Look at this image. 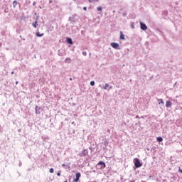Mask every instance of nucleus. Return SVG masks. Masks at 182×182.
I'll return each instance as SVG.
<instances>
[{"instance_id":"nucleus-1","label":"nucleus","mask_w":182,"mask_h":182,"mask_svg":"<svg viewBox=\"0 0 182 182\" xmlns=\"http://www.w3.org/2000/svg\"><path fill=\"white\" fill-rule=\"evenodd\" d=\"M134 166L136 168H139L141 166V163H140V160L139 159H135Z\"/></svg>"},{"instance_id":"nucleus-2","label":"nucleus","mask_w":182,"mask_h":182,"mask_svg":"<svg viewBox=\"0 0 182 182\" xmlns=\"http://www.w3.org/2000/svg\"><path fill=\"white\" fill-rule=\"evenodd\" d=\"M80 177H82L80 173H77L75 174V178L73 179V182H79V178H80Z\"/></svg>"},{"instance_id":"nucleus-3","label":"nucleus","mask_w":182,"mask_h":182,"mask_svg":"<svg viewBox=\"0 0 182 182\" xmlns=\"http://www.w3.org/2000/svg\"><path fill=\"white\" fill-rule=\"evenodd\" d=\"M97 166H100L99 168H106V164L103 162L102 161H100L98 164Z\"/></svg>"},{"instance_id":"nucleus-4","label":"nucleus","mask_w":182,"mask_h":182,"mask_svg":"<svg viewBox=\"0 0 182 182\" xmlns=\"http://www.w3.org/2000/svg\"><path fill=\"white\" fill-rule=\"evenodd\" d=\"M89 154V151L87 149H84L81 153V157L87 156Z\"/></svg>"},{"instance_id":"nucleus-5","label":"nucleus","mask_w":182,"mask_h":182,"mask_svg":"<svg viewBox=\"0 0 182 182\" xmlns=\"http://www.w3.org/2000/svg\"><path fill=\"white\" fill-rule=\"evenodd\" d=\"M140 26L142 31H147V26H146L144 23L140 22Z\"/></svg>"},{"instance_id":"nucleus-6","label":"nucleus","mask_w":182,"mask_h":182,"mask_svg":"<svg viewBox=\"0 0 182 182\" xmlns=\"http://www.w3.org/2000/svg\"><path fill=\"white\" fill-rule=\"evenodd\" d=\"M112 48H114V49H119V43H111Z\"/></svg>"},{"instance_id":"nucleus-7","label":"nucleus","mask_w":182,"mask_h":182,"mask_svg":"<svg viewBox=\"0 0 182 182\" xmlns=\"http://www.w3.org/2000/svg\"><path fill=\"white\" fill-rule=\"evenodd\" d=\"M171 105H173V103H171V101H166V107H171Z\"/></svg>"},{"instance_id":"nucleus-8","label":"nucleus","mask_w":182,"mask_h":182,"mask_svg":"<svg viewBox=\"0 0 182 182\" xmlns=\"http://www.w3.org/2000/svg\"><path fill=\"white\" fill-rule=\"evenodd\" d=\"M38 110H41V108L38 106L36 107V114H39V113H41V111H38Z\"/></svg>"},{"instance_id":"nucleus-9","label":"nucleus","mask_w":182,"mask_h":182,"mask_svg":"<svg viewBox=\"0 0 182 182\" xmlns=\"http://www.w3.org/2000/svg\"><path fill=\"white\" fill-rule=\"evenodd\" d=\"M68 43H70V45H73V41H72V38H67Z\"/></svg>"},{"instance_id":"nucleus-10","label":"nucleus","mask_w":182,"mask_h":182,"mask_svg":"<svg viewBox=\"0 0 182 182\" xmlns=\"http://www.w3.org/2000/svg\"><path fill=\"white\" fill-rule=\"evenodd\" d=\"M65 63H70L72 62V60L70 58H67L65 60Z\"/></svg>"},{"instance_id":"nucleus-11","label":"nucleus","mask_w":182,"mask_h":182,"mask_svg":"<svg viewBox=\"0 0 182 182\" xmlns=\"http://www.w3.org/2000/svg\"><path fill=\"white\" fill-rule=\"evenodd\" d=\"M120 39L124 41V34H123L122 31H120Z\"/></svg>"},{"instance_id":"nucleus-12","label":"nucleus","mask_w":182,"mask_h":182,"mask_svg":"<svg viewBox=\"0 0 182 182\" xmlns=\"http://www.w3.org/2000/svg\"><path fill=\"white\" fill-rule=\"evenodd\" d=\"M36 36H38V38H42V36H43V33L40 34L39 32H37L36 33Z\"/></svg>"},{"instance_id":"nucleus-13","label":"nucleus","mask_w":182,"mask_h":182,"mask_svg":"<svg viewBox=\"0 0 182 182\" xmlns=\"http://www.w3.org/2000/svg\"><path fill=\"white\" fill-rule=\"evenodd\" d=\"M88 1L90 3V4H93L95 2H99V0H88Z\"/></svg>"},{"instance_id":"nucleus-14","label":"nucleus","mask_w":182,"mask_h":182,"mask_svg":"<svg viewBox=\"0 0 182 182\" xmlns=\"http://www.w3.org/2000/svg\"><path fill=\"white\" fill-rule=\"evenodd\" d=\"M16 5H18V1H14L13 2V6H14V8H16Z\"/></svg>"},{"instance_id":"nucleus-15","label":"nucleus","mask_w":182,"mask_h":182,"mask_svg":"<svg viewBox=\"0 0 182 182\" xmlns=\"http://www.w3.org/2000/svg\"><path fill=\"white\" fill-rule=\"evenodd\" d=\"M33 28H37V26H38V21H35L34 23H33Z\"/></svg>"},{"instance_id":"nucleus-16","label":"nucleus","mask_w":182,"mask_h":182,"mask_svg":"<svg viewBox=\"0 0 182 182\" xmlns=\"http://www.w3.org/2000/svg\"><path fill=\"white\" fill-rule=\"evenodd\" d=\"M107 87H109V84H105V86L103 87V89L105 90H107Z\"/></svg>"},{"instance_id":"nucleus-17","label":"nucleus","mask_w":182,"mask_h":182,"mask_svg":"<svg viewBox=\"0 0 182 182\" xmlns=\"http://www.w3.org/2000/svg\"><path fill=\"white\" fill-rule=\"evenodd\" d=\"M157 141H163V138L161 136H159L156 138Z\"/></svg>"},{"instance_id":"nucleus-18","label":"nucleus","mask_w":182,"mask_h":182,"mask_svg":"<svg viewBox=\"0 0 182 182\" xmlns=\"http://www.w3.org/2000/svg\"><path fill=\"white\" fill-rule=\"evenodd\" d=\"M160 101L159 105H164V101H163V99H159Z\"/></svg>"},{"instance_id":"nucleus-19","label":"nucleus","mask_w":182,"mask_h":182,"mask_svg":"<svg viewBox=\"0 0 182 182\" xmlns=\"http://www.w3.org/2000/svg\"><path fill=\"white\" fill-rule=\"evenodd\" d=\"M102 9H103V8L102 6L97 7V11H99L100 12H102Z\"/></svg>"},{"instance_id":"nucleus-20","label":"nucleus","mask_w":182,"mask_h":182,"mask_svg":"<svg viewBox=\"0 0 182 182\" xmlns=\"http://www.w3.org/2000/svg\"><path fill=\"white\" fill-rule=\"evenodd\" d=\"M90 85L91 86H95V81H91L90 82Z\"/></svg>"},{"instance_id":"nucleus-21","label":"nucleus","mask_w":182,"mask_h":182,"mask_svg":"<svg viewBox=\"0 0 182 182\" xmlns=\"http://www.w3.org/2000/svg\"><path fill=\"white\" fill-rule=\"evenodd\" d=\"M55 170L53 169V168H51L50 169V173H54Z\"/></svg>"},{"instance_id":"nucleus-22","label":"nucleus","mask_w":182,"mask_h":182,"mask_svg":"<svg viewBox=\"0 0 182 182\" xmlns=\"http://www.w3.org/2000/svg\"><path fill=\"white\" fill-rule=\"evenodd\" d=\"M84 11H87V7H83Z\"/></svg>"},{"instance_id":"nucleus-23","label":"nucleus","mask_w":182,"mask_h":182,"mask_svg":"<svg viewBox=\"0 0 182 182\" xmlns=\"http://www.w3.org/2000/svg\"><path fill=\"white\" fill-rule=\"evenodd\" d=\"M82 55H84V56H86V52H83Z\"/></svg>"},{"instance_id":"nucleus-24","label":"nucleus","mask_w":182,"mask_h":182,"mask_svg":"<svg viewBox=\"0 0 182 182\" xmlns=\"http://www.w3.org/2000/svg\"><path fill=\"white\" fill-rule=\"evenodd\" d=\"M57 176H60V173H59V172L57 173Z\"/></svg>"},{"instance_id":"nucleus-25","label":"nucleus","mask_w":182,"mask_h":182,"mask_svg":"<svg viewBox=\"0 0 182 182\" xmlns=\"http://www.w3.org/2000/svg\"><path fill=\"white\" fill-rule=\"evenodd\" d=\"M112 87H113L112 86H110V87H109V89H112Z\"/></svg>"},{"instance_id":"nucleus-26","label":"nucleus","mask_w":182,"mask_h":182,"mask_svg":"<svg viewBox=\"0 0 182 182\" xmlns=\"http://www.w3.org/2000/svg\"><path fill=\"white\" fill-rule=\"evenodd\" d=\"M62 166H63V167H65V164H63Z\"/></svg>"},{"instance_id":"nucleus-27","label":"nucleus","mask_w":182,"mask_h":182,"mask_svg":"<svg viewBox=\"0 0 182 182\" xmlns=\"http://www.w3.org/2000/svg\"><path fill=\"white\" fill-rule=\"evenodd\" d=\"M16 85H18V81L16 82Z\"/></svg>"},{"instance_id":"nucleus-28","label":"nucleus","mask_w":182,"mask_h":182,"mask_svg":"<svg viewBox=\"0 0 182 182\" xmlns=\"http://www.w3.org/2000/svg\"><path fill=\"white\" fill-rule=\"evenodd\" d=\"M132 28H134V26H132Z\"/></svg>"},{"instance_id":"nucleus-29","label":"nucleus","mask_w":182,"mask_h":182,"mask_svg":"<svg viewBox=\"0 0 182 182\" xmlns=\"http://www.w3.org/2000/svg\"><path fill=\"white\" fill-rule=\"evenodd\" d=\"M70 80H72V78H70Z\"/></svg>"},{"instance_id":"nucleus-30","label":"nucleus","mask_w":182,"mask_h":182,"mask_svg":"<svg viewBox=\"0 0 182 182\" xmlns=\"http://www.w3.org/2000/svg\"><path fill=\"white\" fill-rule=\"evenodd\" d=\"M12 74H14V72H11Z\"/></svg>"}]
</instances>
